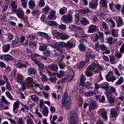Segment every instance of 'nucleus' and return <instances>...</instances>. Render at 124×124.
I'll list each match as a JSON object with an SVG mask.
<instances>
[{
  "label": "nucleus",
  "mask_w": 124,
  "mask_h": 124,
  "mask_svg": "<svg viewBox=\"0 0 124 124\" xmlns=\"http://www.w3.org/2000/svg\"><path fill=\"white\" fill-rule=\"evenodd\" d=\"M57 44L59 47H65V43L64 42H60L58 43Z\"/></svg>",
  "instance_id": "61"
},
{
  "label": "nucleus",
  "mask_w": 124,
  "mask_h": 124,
  "mask_svg": "<svg viewBox=\"0 0 124 124\" xmlns=\"http://www.w3.org/2000/svg\"><path fill=\"white\" fill-rule=\"evenodd\" d=\"M96 94V93L94 90L92 92H87L84 93V95L86 97L92 96Z\"/></svg>",
  "instance_id": "28"
},
{
  "label": "nucleus",
  "mask_w": 124,
  "mask_h": 124,
  "mask_svg": "<svg viewBox=\"0 0 124 124\" xmlns=\"http://www.w3.org/2000/svg\"><path fill=\"white\" fill-rule=\"evenodd\" d=\"M47 48L46 46L45 45H40L39 47V50L41 51H43L45 50Z\"/></svg>",
  "instance_id": "60"
},
{
  "label": "nucleus",
  "mask_w": 124,
  "mask_h": 124,
  "mask_svg": "<svg viewBox=\"0 0 124 124\" xmlns=\"http://www.w3.org/2000/svg\"><path fill=\"white\" fill-rule=\"evenodd\" d=\"M79 15L78 13H76L75 15V21L77 22L79 20Z\"/></svg>",
  "instance_id": "62"
},
{
  "label": "nucleus",
  "mask_w": 124,
  "mask_h": 124,
  "mask_svg": "<svg viewBox=\"0 0 124 124\" xmlns=\"http://www.w3.org/2000/svg\"><path fill=\"white\" fill-rule=\"evenodd\" d=\"M67 17V22H70L72 20V17L71 14H68Z\"/></svg>",
  "instance_id": "55"
},
{
  "label": "nucleus",
  "mask_w": 124,
  "mask_h": 124,
  "mask_svg": "<svg viewBox=\"0 0 124 124\" xmlns=\"http://www.w3.org/2000/svg\"><path fill=\"white\" fill-rule=\"evenodd\" d=\"M15 12H16V14L18 17L22 19L24 16V13L23 9L20 8L17 10H16Z\"/></svg>",
  "instance_id": "8"
},
{
  "label": "nucleus",
  "mask_w": 124,
  "mask_h": 124,
  "mask_svg": "<svg viewBox=\"0 0 124 124\" xmlns=\"http://www.w3.org/2000/svg\"><path fill=\"white\" fill-rule=\"evenodd\" d=\"M124 79L122 77H120L116 82V84L117 85L121 84L123 82Z\"/></svg>",
  "instance_id": "53"
},
{
  "label": "nucleus",
  "mask_w": 124,
  "mask_h": 124,
  "mask_svg": "<svg viewBox=\"0 0 124 124\" xmlns=\"http://www.w3.org/2000/svg\"><path fill=\"white\" fill-rule=\"evenodd\" d=\"M22 2L21 4L24 8H26L27 7V4L28 0H21Z\"/></svg>",
  "instance_id": "47"
},
{
  "label": "nucleus",
  "mask_w": 124,
  "mask_h": 124,
  "mask_svg": "<svg viewBox=\"0 0 124 124\" xmlns=\"http://www.w3.org/2000/svg\"><path fill=\"white\" fill-rule=\"evenodd\" d=\"M1 100L4 103L6 104H8L10 103L7 101L3 96H1Z\"/></svg>",
  "instance_id": "59"
},
{
  "label": "nucleus",
  "mask_w": 124,
  "mask_h": 124,
  "mask_svg": "<svg viewBox=\"0 0 124 124\" xmlns=\"http://www.w3.org/2000/svg\"><path fill=\"white\" fill-rule=\"evenodd\" d=\"M48 24L50 25L57 26V23L53 21H49L48 22Z\"/></svg>",
  "instance_id": "51"
},
{
  "label": "nucleus",
  "mask_w": 124,
  "mask_h": 124,
  "mask_svg": "<svg viewBox=\"0 0 124 124\" xmlns=\"http://www.w3.org/2000/svg\"><path fill=\"white\" fill-rule=\"evenodd\" d=\"M39 75L41 76L40 78L42 81H46L47 80V78L45 75L43 74L40 71L39 72Z\"/></svg>",
  "instance_id": "32"
},
{
  "label": "nucleus",
  "mask_w": 124,
  "mask_h": 124,
  "mask_svg": "<svg viewBox=\"0 0 124 124\" xmlns=\"http://www.w3.org/2000/svg\"><path fill=\"white\" fill-rule=\"evenodd\" d=\"M50 9L49 7L47 6H46L45 7L42 9V11L43 13L46 14L48 11Z\"/></svg>",
  "instance_id": "44"
},
{
  "label": "nucleus",
  "mask_w": 124,
  "mask_h": 124,
  "mask_svg": "<svg viewBox=\"0 0 124 124\" xmlns=\"http://www.w3.org/2000/svg\"><path fill=\"white\" fill-rule=\"evenodd\" d=\"M70 113L71 114L69 119V124H77L78 119L77 115L73 111H71Z\"/></svg>",
  "instance_id": "2"
},
{
  "label": "nucleus",
  "mask_w": 124,
  "mask_h": 124,
  "mask_svg": "<svg viewBox=\"0 0 124 124\" xmlns=\"http://www.w3.org/2000/svg\"><path fill=\"white\" fill-rule=\"evenodd\" d=\"M118 20L117 23V24L119 26H121L123 24V20L120 16L118 17Z\"/></svg>",
  "instance_id": "45"
},
{
  "label": "nucleus",
  "mask_w": 124,
  "mask_h": 124,
  "mask_svg": "<svg viewBox=\"0 0 124 124\" xmlns=\"http://www.w3.org/2000/svg\"><path fill=\"white\" fill-rule=\"evenodd\" d=\"M106 94L107 98L110 104L113 103L115 102V99L114 97L112 96L113 94L110 92H108Z\"/></svg>",
  "instance_id": "7"
},
{
  "label": "nucleus",
  "mask_w": 124,
  "mask_h": 124,
  "mask_svg": "<svg viewBox=\"0 0 124 124\" xmlns=\"http://www.w3.org/2000/svg\"><path fill=\"white\" fill-rule=\"evenodd\" d=\"M96 30V26L95 25H91L89 27L87 32L88 33H93L95 32Z\"/></svg>",
  "instance_id": "13"
},
{
  "label": "nucleus",
  "mask_w": 124,
  "mask_h": 124,
  "mask_svg": "<svg viewBox=\"0 0 124 124\" xmlns=\"http://www.w3.org/2000/svg\"><path fill=\"white\" fill-rule=\"evenodd\" d=\"M23 77V76L19 73L18 74L16 78L17 82L21 84H23L24 82Z\"/></svg>",
  "instance_id": "15"
},
{
  "label": "nucleus",
  "mask_w": 124,
  "mask_h": 124,
  "mask_svg": "<svg viewBox=\"0 0 124 124\" xmlns=\"http://www.w3.org/2000/svg\"><path fill=\"white\" fill-rule=\"evenodd\" d=\"M108 2L106 0H101L100 1V3L101 5L104 7H107V3Z\"/></svg>",
  "instance_id": "42"
},
{
  "label": "nucleus",
  "mask_w": 124,
  "mask_h": 124,
  "mask_svg": "<svg viewBox=\"0 0 124 124\" xmlns=\"http://www.w3.org/2000/svg\"><path fill=\"white\" fill-rule=\"evenodd\" d=\"M16 66L17 67L19 68H21L23 67L26 68V66L24 64L21 62L17 63L16 64Z\"/></svg>",
  "instance_id": "48"
},
{
  "label": "nucleus",
  "mask_w": 124,
  "mask_h": 124,
  "mask_svg": "<svg viewBox=\"0 0 124 124\" xmlns=\"http://www.w3.org/2000/svg\"><path fill=\"white\" fill-rule=\"evenodd\" d=\"M31 98L32 100L35 102H37L39 100L38 97L35 95H31Z\"/></svg>",
  "instance_id": "34"
},
{
  "label": "nucleus",
  "mask_w": 124,
  "mask_h": 124,
  "mask_svg": "<svg viewBox=\"0 0 124 124\" xmlns=\"http://www.w3.org/2000/svg\"><path fill=\"white\" fill-rule=\"evenodd\" d=\"M92 83L89 81L86 82L84 84V85L85 87L88 89H89L91 87Z\"/></svg>",
  "instance_id": "33"
},
{
  "label": "nucleus",
  "mask_w": 124,
  "mask_h": 124,
  "mask_svg": "<svg viewBox=\"0 0 124 124\" xmlns=\"http://www.w3.org/2000/svg\"><path fill=\"white\" fill-rule=\"evenodd\" d=\"M48 73L50 75L49 80L50 81L53 82L56 81V77L54 75L52 74L49 72H48Z\"/></svg>",
  "instance_id": "23"
},
{
  "label": "nucleus",
  "mask_w": 124,
  "mask_h": 124,
  "mask_svg": "<svg viewBox=\"0 0 124 124\" xmlns=\"http://www.w3.org/2000/svg\"><path fill=\"white\" fill-rule=\"evenodd\" d=\"M109 6L110 9L114 12L116 11V9L119 11H120V9L122 7V5L120 4H117L116 5L112 3H111L109 4Z\"/></svg>",
  "instance_id": "4"
},
{
  "label": "nucleus",
  "mask_w": 124,
  "mask_h": 124,
  "mask_svg": "<svg viewBox=\"0 0 124 124\" xmlns=\"http://www.w3.org/2000/svg\"><path fill=\"white\" fill-rule=\"evenodd\" d=\"M86 80V78L85 76L83 74H82L80 78V84L81 85H84V82Z\"/></svg>",
  "instance_id": "31"
},
{
  "label": "nucleus",
  "mask_w": 124,
  "mask_h": 124,
  "mask_svg": "<svg viewBox=\"0 0 124 124\" xmlns=\"http://www.w3.org/2000/svg\"><path fill=\"white\" fill-rule=\"evenodd\" d=\"M123 54V53H122L118 51H115V55L116 58L120 59L122 56V54Z\"/></svg>",
  "instance_id": "41"
},
{
  "label": "nucleus",
  "mask_w": 124,
  "mask_h": 124,
  "mask_svg": "<svg viewBox=\"0 0 124 124\" xmlns=\"http://www.w3.org/2000/svg\"><path fill=\"white\" fill-rule=\"evenodd\" d=\"M31 13L33 16L37 17L39 16V10H34L31 12Z\"/></svg>",
  "instance_id": "36"
},
{
  "label": "nucleus",
  "mask_w": 124,
  "mask_h": 124,
  "mask_svg": "<svg viewBox=\"0 0 124 124\" xmlns=\"http://www.w3.org/2000/svg\"><path fill=\"white\" fill-rule=\"evenodd\" d=\"M68 94L66 92L64 93L63 96L62 98V101H66L70 100V99L69 97H68Z\"/></svg>",
  "instance_id": "29"
},
{
  "label": "nucleus",
  "mask_w": 124,
  "mask_h": 124,
  "mask_svg": "<svg viewBox=\"0 0 124 124\" xmlns=\"http://www.w3.org/2000/svg\"><path fill=\"white\" fill-rule=\"evenodd\" d=\"M54 74H56L57 77L59 78H61L65 74V72L63 70L60 71L59 73L57 74L56 73H54Z\"/></svg>",
  "instance_id": "35"
},
{
  "label": "nucleus",
  "mask_w": 124,
  "mask_h": 124,
  "mask_svg": "<svg viewBox=\"0 0 124 124\" xmlns=\"http://www.w3.org/2000/svg\"><path fill=\"white\" fill-rule=\"evenodd\" d=\"M52 33L53 35L56 36V37L60 38L62 33L58 32L55 30H53L52 31Z\"/></svg>",
  "instance_id": "22"
},
{
  "label": "nucleus",
  "mask_w": 124,
  "mask_h": 124,
  "mask_svg": "<svg viewBox=\"0 0 124 124\" xmlns=\"http://www.w3.org/2000/svg\"><path fill=\"white\" fill-rule=\"evenodd\" d=\"M75 45L74 44H73L70 41H68L65 43V47L67 48H72L75 46Z\"/></svg>",
  "instance_id": "20"
},
{
  "label": "nucleus",
  "mask_w": 124,
  "mask_h": 124,
  "mask_svg": "<svg viewBox=\"0 0 124 124\" xmlns=\"http://www.w3.org/2000/svg\"><path fill=\"white\" fill-rule=\"evenodd\" d=\"M36 71L34 68L31 67L29 68L28 70L27 73L28 75L34 74Z\"/></svg>",
  "instance_id": "21"
},
{
  "label": "nucleus",
  "mask_w": 124,
  "mask_h": 124,
  "mask_svg": "<svg viewBox=\"0 0 124 124\" xmlns=\"http://www.w3.org/2000/svg\"><path fill=\"white\" fill-rule=\"evenodd\" d=\"M75 76V72L71 70L68 76V78L72 80L74 78Z\"/></svg>",
  "instance_id": "38"
},
{
  "label": "nucleus",
  "mask_w": 124,
  "mask_h": 124,
  "mask_svg": "<svg viewBox=\"0 0 124 124\" xmlns=\"http://www.w3.org/2000/svg\"><path fill=\"white\" fill-rule=\"evenodd\" d=\"M42 114L45 116H47L48 114V111L47 108L46 106L44 107L42 109Z\"/></svg>",
  "instance_id": "27"
},
{
  "label": "nucleus",
  "mask_w": 124,
  "mask_h": 124,
  "mask_svg": "<svg viewBox=\"0 0 124 124\" xmlns=\"http://www.w3.org/2000/svg\"><path fill=\"white\" fill-rule=\"evenodd\" d=\"M109 56L111 63L113 64L115 63V59L113 55Z\"/></svg>",
  "instance_id": "46"
},
{
  "label": "nucleus",
  "mask_w": 124,
  "mask_h": 124,
  "mask_svg": "<svg viewBox=\"0 0 124 124\" xmlns=\"http://www.w3.org/2000/svg\"><path fill=\"white\" fill-rule=\"evenodd\" d=\"M11 5L13 8V11L15 12L16 10V9L17 8L16 2L14 1L12 2L11 3Z\"/></svg>",
  "instance_id": "39"
},
{
  "label": "nucleus",
  "mask_w": 124,
  "mask_h": 124,
  "mask_svg": "<svg viewBox=\"0 0 124 124\" xmlns=\"http://www.w3.org/2000/svg\"><path fill=\"white\" fill-rule=\"evenodd\" d=\"M71 102L70 100L62 101V106L66 110L70 109L71 107Z\"/></svg>",
  "instance_id": "6"
},
{
  "label": "nucleus",
  "mask_w": 124,
  "mask_h": 124,
  "mask_svg": "<svg viewBox=\"0 0 124 124\" xmlns=\"http://www.w3.org/2000/svg\"><path fill=\"white\" fill-rule=\"evenodd\" d=\"M116 91V90L114 87L112 86H110L109 89H108V90L107 91L106 93V94H107V93H108V92H110L111 93H112V92L113 93H115Z\"/></svg>",
  "instance_id": "37"
},
{
  "label": "nucleus",
  "mask_w": 124,
  "mask_h": 124,
  "mask_svg": "<svg viewBox=\"0 0 124 124\" xmlns=\"http://www.w3.org/2000/svg\"><path fill=\"white\" fill-rule=\"evenodd\" d=\"M108 22L109 23H111V28H114L115 26V22L112 19H110L108 20Z\"/></svg>",
  "instance_id": "56"
},
{
  "label": "nucleus",
  "mask_w": 124,
  "mask_h": 124,
  "mask_svg": "<svg viewBox=\"0 0 124 124\" xmlns=\"http://www.w3.org/2000/svg\"><path fill=\"white\" fill-rule=\"evenodd\" d=\"M28 5L29 8L31 9H33L34 8L35 5V3L33 1L30 0L28 2Z\"/></svg>",
  "instance_id": "19"
},
{
  "label": "nucleus",
  "mask_w": 124,
  "mask_h": 124,
  "mask_svg": "<svg viewBox=\"0 0 124 124\" xmlns=\"http://www.w3.org/2000/svg\"><path fill=\"white\" fill-rule=\"evenodd\" d=\"M113 74L112 71H109L106 76V79L108 82H113L116 79V78L114 76H112Z\"/></svg>",
  "instance_id": "3"
},
{
  "label": "nucleus",
  "mask_w": 124,
  "mask_h": 124,
  "mask_svg": "<svg viewBox=\"0 0 124 124\" xmlns=\"http://www.w3.org/2000/svg\"><path fill=\"white\" fill-rule=\"evenodd\" d=\"M98 104L95 100H92L90 103L89 106V111L94 110L98 108Z\"/></svg>",
  "instance_id": "5"
},
{
  "label": "nucleus",
  "mask_w": 124,
  "mask_h": 124,
  "mask_svg": "<svg viewBox=\"0 0 124 124\" xmlns=\"http://www.w3.org/2000/svg\"><path fill=\"white\" fill-rule=\"evenodd\" d=\"M118 31L117 29H112L111 31L112 36L114 37H118Z\"/></svg>",
  "instance_id": "18"
},
{
  "label": "nucleus",
  "mask_w": 124,
  "mask_h": 124,
  "mask_svg": "<svg viewBox=\"0 0 124 124\" xmlns=\"http://www.w3.org/2000/svg\"><path fill=\"white\" fill-rule=\"evenodd\" d=\"M98 64L96 61L93 62L92 64L89 66L88 68L86 69L85 72V73L86 76L90 77L93 74L91 72L92 71L94 70L96 68L98 67Z\"/></svg>",
  "instance_id": "1"
},
{
  "label": "nucleus",
  "mask_w": 124,
  "mask_h": 124,
  "mask_svg": "<svg viewBox=\"0 0 124 124\" xmlns=\"http://www.w3.org/2000/svg\"><path fill=\"white\" fill-rule=\"evenodd\" d=\"M98 0H92L89 3V6L91 8H96L98 5Z\"/></svg>",
  "instance_id": "9"
},
{
  "label": "nucleus",
  "mask_w": 124,
  "mask_h": 124,
  "mask_svg": "<svg viewBox=\"0 0 124 124\" xmlns=\"http://www.w3.org/2000/svg\"><path fill=\"white\" fill-rule=\"evenodd\" d=\"M44 0H40L39 2L38 6L40 7H42L45 5Z\"/></svg>",
  "instance_id": "57"
},
{
  "label": "nucleus",
  "mask_w": 124,
  "mask_h": 124,
  "mask_svg": "<svg viewBox=\"0 0 124 124\" xmlns=\"http://www.w3.org/2000/svg\"><path fill=\"white\" fill-rule=\"evenodd\" d=\"M100 114L102 117L105 120H107L108 119L107 111L104 108H103L100 110Z\"/></svg>",
  "instance_id": "10"
},
{
  "label": "nucleus",
  "mask_w": 124,
  "mask_h": 124,
  "mask_svg": "<svg viewBox=\"0 0 124 124\" xmlns=\"http://www.w3.org/2000/svg\"><path fill=\"white\" fill-rule=\"evenodd\" d=\"M19 103L18 101H16L14 102L13 105V111L14 113L16 114L17 113L18 111L17 109L19 106Z\"/></svg>",
  "instance_id": "12"
},
{
  "label": "nucleus",
  "mask_w": 124,
  "mask_h": 124,
  "mask_svg": "<svg viewBox=\"0 0 124 124\" xmlns=\"http://www.w3.org/2000/svg\"><path fill=\"white\" fill-rule=\"evenodd\" d=\"M81 23L83 25H85L89 23V21L87 20L86 18L83 17L80 20Z\"/></svg>",
  "instance_id": "17"
},
{
  "label": "nucleus",
  "mask_w": 124,
  "mask_h": 124,
  "mask_svg": "<svg viewBox=\"0 0 124 124\" xmlns=\"http://www.w3.org/2000/svg\"><path fill=\"white\" fill-rule=\"evenodd\" d=\"M8 4H5L3 5L2 6V12H4L6 10L8 9Z\"/></svg>",
  "instance_id": "58"
},
{
  "label": "nucleus",
  "mask_w": 124,
  "mask_h": 124,
  "mask_svg": "<svg viewBox=\"0 0 124 124\" xmlns=\"http://www.w3.org/2000/svg\"><path fill=\"white\" fill-rule=\"evenodd\" d=\"M6 88L9 91H10L11 90L12 88L10 86V85L9 82H7L6 83Z\"/></svg>",
  "instance_id": "63"
},
{
  "label": "nucleus",
  "mask_w": 124,
  "mask_h": 124,
  "mask_svg": "<svg viewBox=\"0 0 124 124\" xmlns=\"http://www.w3.org/2000/svg\"><path fill=\"white\" fill-rule=\"evenodd\" d=\"M101 88L105 89L107 91L108 89V84L107 83H104L101 86Z\"/></svg>",
  "instance_id": "40"
},
{
  "label": "nucleus",
  "mask_w": 124,
  "mask_h": 124,
  "mask_svg": "<svg viewBox=\"0 0 124 124\" xmlns=\"http://www.w3.org/2000/svg\"><path fill=\"white\" fill-rule=\"evenodd\" d=\"M55 13V11L52 10L50 13V14L48 16V19L50 20H52L54 18V16Z\"/></svg>",
  "instance_id": "25"
},
{
  "label": "nucleus",
  "mask_w": 124,
  "mask_h": 124,
  "mask_svg": "<svg viewBox=\"0 0 124 124\" xmlns=\"http://www.w3.org/2000/svg\"><path fill=\"white\" fill-rule=\"evenodd\" d=\"M78 47L79 49L81 51H83L85 50V46L84 44H80Z\"/></svg>",
  "instance_id": "50"
},
{
  "label": "nucleus",
  "mask_w": 124,
  "mask_h": 124,
  "mask_svg": "<svg viewBox=\"0 0 124 124\" xmlns=\"http://www.w3.org/2000/svg\"><path fill=\"white\" fill-rule=\"evenodd\" d=\"M26 83L29 85L32 88L33 87L34 83L32 81V78L28 77L26 78Z\"/></svg>",
  "instance_id": "14"
},
{
  "label": "nucleus",
  "mask_w": 124,
  "mask_h": 124,
  "mask_svg": "<svg viewBox=\"0 0 124 124\" xmlns=\"http://www.w3.org/2000/svg\"><path fill=\"white\" fill-rule=\"evenodd\" d=\"M55 49L61 54H65V53L64 50L60 48L58 46H57Z\"/></svg>",
  "instance_id": "52"
},
{
  "label": "nucleus",
  "mask_w": 124,
  "mask_h": 124,
  "mask_svg": "<svg viewBox=\"0 0 124 124\" xmlns=\"http://www.w3.org/2000/svg\"><path fill=\"white\" fill-rule=\"evenodd\" d=\"M95 43V49L98 51H99L100 48V45L98 41H96L94 42Z\"/></svg>",
  "instance_id": "49"
},
{
  "label": "nucleus",
  "mask_w": 124,
  "mask_h": 124,
  "mask_svg": "<svg viewBox=\"0 0 124 124\" xmlns=\"http://www.w3.org/2000/svg\"><path fill=\"white\" fill-rule=\"evenodd\" d=\"M77 11L79 13H83L85 14L86 13H88L90 11V10L89 9L86 8L79 9Z\"/></svg>",
  "instance_id": "26"
},
{
  "label": "nucleus",
  "mask_w": 124,
  "mask_h": 124,
  "mask_svg": "<svg viewBox=\"0 0 124 124\" xmlns=\"http://www.w3.org/2000/svg\"><path fill=\"white\" fill-rule=\"evenodd\" d=\"M10 45L9 44L4 45L2 46V49L3 52L6 53L9 50L10 48Z\"/></svg>",
  "instance_id": "16"
},
{
  "label": "nucleus",
  "mask_w": 124,
  "mask_h": 124,
  "mask_svg": "<svg viewBox=\"0 0 124 124\" xmlns=\"http://www.w3.org/2000/svg\"><path fill=\"white\" fill-rule=\"evenodd\" d=\"M102 27L106 31H108V26L106 23L104 22H102Z\"/></svg>",
  "instance_id": "54"
},
{
  "label": "nucleus",
  "mask_w": 124,
  "mask_h": 124,
  "mask_svg": "<svg viewBox=\"0 0 124 124\" xmlns=\"http://www.w3.org/2000/svg\"><path fill=\"white\" fill-rule=\"evenodd\" d=\"M4 59L5 61H9L13 59L12 57L9 54H6L4 55Z\"/></svg>",
  "instance_id": "43"
},
{
  "label": "nucleus",
  "mask_w": 124,
  "mask_h": 124,
  "mask_svg": "<svg viewBox=\"0 0 124 124\" xmlns=\"http://www.w3.org/2000/svg\"><path fill=\"white\" fill-rule=\"evenodd\" d=\"M117 116V113L116 111L112 109L111 110L110 114V116L111 118L116 117Z\"/></svg>",
  "instance_id": "24"
},
{
  "label": "nucleus",
  "mask_w": 124,
  "mask_h": 124,
  "mask_svg": "<svg viewBox=\"0 0 124 124\" xmlns=\"http://www.w3.org/2000/svg\"><path fill=\"white\" fill-rule=\"evenodd\" d=\"M5 93L6 96L9 99L11 100H12V97L9 91H6Z\"/></svg>",
  "instance_id": "64"
},
{
  "label": "nucleus",
  "mask_w": 124,
  "mask_h": 124,
  "mask_svg": "<svg viewBox=\"0 0 124 124\" xmlns=\"http://www.w3.org/2000/svg\"><path fill=\"white\" fill-rule=\"evenodd\" d=\"M67 10V8L66 7H63L60 9L59 13L61 15H62L66 12Z\"/></svg>",
  "instance_id": "30"
},
{
  "label": "nucleus",
  "mask_w": 124,
  "mask_h": 124,
  "mask_svg": "<svg viewBox=\"0 0 124 124\" xmlns=\"http://www.w3.org/2000/svg\"><path fill=\"white\" fill-rule=\"evenodd\" d=\"M49 68L52 70L54 72H57L58 67L57 65L54 63H52L48 66Z\"/></svg>",
  "instance_id": "11"
}]
</instances>
